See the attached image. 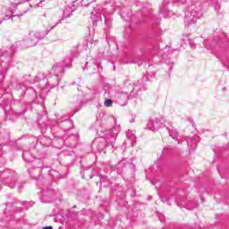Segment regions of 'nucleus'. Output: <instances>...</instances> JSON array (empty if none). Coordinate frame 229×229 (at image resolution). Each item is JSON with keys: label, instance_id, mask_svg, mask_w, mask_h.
I'll return each instance as SVG.
<instances>
[{"label": "nucleus", "instance_id": "c756f323", "mask_svg": "<svg viewBox=\"0 0 229 229\" xmlns=\"http://www.w3.org/2000/svg\"><path fill=\"white\" fill-rule=\"evenodd\" d=\"M37 6H40V4H37Z\"/></svg>", "mask_w": 229, "mask_h": 229}, {"label": "nucleus", "instance_id": "6e6552de", "mask_svg": "<svg viewBox=\"0 0 229 229\" xmlns=\"http://www.w3.org/2000/svg\"><path fill=\"white\" fill-rule=\"evenodd\" d=\"M164 126V123H162V119L154 118L148 121L146 129L150 130V131H157Z\"/></svg>", "mask_w": 229, "mask_h": 229}, {"label": "nucleus", "instance_id": "2f4dec72", "mask_svg": "<svg viewBox=\"0 0 229 229\" xmlns=\"http://www.w3.org/2000/svg\"><path fill=\"white\" fill-rule=\"evenodd\" d=\"M21 15H22V14H21V15H18V17H21Z\"/></svg>", "mask_w": 229, "mask_h": 229}, {"label": "nucleus", "instance_id": "cd10ccee", "mask_svg": "<svg viewBox=\"0 0 229 229\" xmlns=\"http://www.w3.org/2000/svg\"><path fill=\"white\" fill-rule=\"evenodd\" d=\"M55 27H56V24H55V25H54L50 30H53V28H55Z\"/></svg>", "mask_w": 229, "mask_h": 229}, {"label": "nucleus", "instance_id": "bb28decb", "mask_svg": "<svg viewBox=\"0 0 229 229\" xmlns=\"http://www.w3.org/2000/svg\"><path fill=\"white\" fill-rule=\"evenodd\" d=\"M93 44H94V46H96V44H98V40H94Z\"/></svg>", "mask_w": 229, "mask_h": 229}, {"label": "nucleus", "instance_id": "a211bd4d", "mask_svg": "<svg viewBox=\"0 0 229 229\" xmlns=\"http://www.w3.org/2000/svg\"><path fill=\"white\" fill-rule=\"evenodd\" d=\"M72 13V11L71 10V7H67L64 12V17H71V14Z\"/></svg>", "mask_w": 229, "mask_h": 229}, {"label": "nucleus", "instance_id": "7ed1b4c3", "mask_svg": "<svg viewBox=\"0 0 229 229\" xmlns=\"http://www.w3.org/2000/svg\"><path fill=\"white\" fill-rule=\"evenodd\" d=\"M47 33H49V30L31 31L24 39V45L27 47H33L36 44H38V40H42Z\"/></svg>", "mask_w": 229, "mask_h": 229}, {"label": "nucleus", "instance_id": "0eeeda50", "mask_svg": "<svg viewBox=\"0 0 229 229\" xmlns=\"http://www.w3.org/2000/svg\"><path fill=\"white\" fill-rule=\"evenodd\" d=\"M128 99H130V95H128V91H116L114 93V100L121 106H124L126 103H128Z\"/></svg>", "mask_w": 229, "mask_h": 229}, {"label": "nucleus", "instance_id": "b1692460", "mask_svg": "<svg viewBox=\"0 0 229 229\" xmlns=\"http://www.w3.org/2000/svg\"><path fill=\"white\" fill-rule=\"evenodd\" d=\"M122 165H123V162H119L117 165V167H122Z\"/></svg>", "mask_w": 229, "mask_h": 229}, {"label": "nucleus", "instance_id": "72a5a7b5", "mask_svg": "<svg viewBox=\"0 0 229 229\" xmlns=\"http://www.w3.org/2000/svg\"><path fill=\"white\" fill-rule=\"evenodd\" d=\"M98 11H100L101 9L98 8Z\"/></svg>", "mask_w": 229, "mask_h": 229}, {"label": "nucleus", "instance_id": "f3484780", "mask_svg": "<svg viewBox=\"0 0 229 229\" xmlns=\"http://www.w3.org/2000/svg\"><path fill=\"white\" fill-rule=\"evenodd\" d=\"M187 0H174V4L176 6H182V4H185Z\"/></svg>", "mask_w": 229, "mask_h": 229}, {"label": "nucleus", "instance_id": "aec40b11", "mask_svg": "<svg viewBox=\"0 0 229 229\" xmlns=\"http://www.w3.org/2000/svg\"><path fill=\"white\" fill-rule=\"evenodd\" d=\"M28 155H30V152L29 151H23V153H22V158H23V160L25 161V162H28V163H30V162H31V160H30V159H28Z\"/></svg>", "mask_w": 229, "mask_h": 229}, {"label": "nucleus", "instance_id": "7c9ffc66", "mask_svg": "<svg viewBox=\"0 0 229 229\" xmlns=\"http://www.w3.org/2000/svg\"><path fill=\"white\" fill-rule=\"evenodd\" d=\"M100 180H101V182H103V178L102 177H100Z\"/></svg>", "mask_w": 229, "mask_h": 229}, {"label": "nucleus", "instance_id": "f704fd0d", "mask_svg": "<svg viewBox=\"0 0 229 229\" xmlns=\"http://www.w3.org/2000/svg\"><path fill=\"white\" fill-rule=\"evenodd\" d=\"M32 178H37V177H35V176H32Z\"/></svg>", "mask_w": 229, "mask_h": 229}, {"label": "nucleus", "instance_id": "5701e85b", "mask_svg": "<svg viewBox=\"0 0 229 229\" xmlns=\"http://www.w3.org/2000/svg\"><path fill=\"white\" fill-rule=\"evenodd\" d=\"M43 229H53V226H46V227H43Z\"/></svg>", "mask_w": 229, "mask_h": 229}, {"label": "nucleus", "instance_id": "2eb2a0df", "mask_svg": "<svg viewBox=\"0 0 229 229\" xmlns=\"http://www.w3.org/2000/svg\"><path fill=\"white\" fill-rule=\"evenodd\" d=\"M127 138H129L130 140H135V139H137L135 136V131L129 130L127 131Z\"/></svg>", "mask_w": 229, "mask_h": 229}, {"label": "nucleus", "instance_id": "39448f33", "mask_svg": "<svg viewBox=\"0 0 229 229\" xmlns=\"http://www.w3.org/2000/svg\"><path fill=\"white\" fill-rule=\"evenodd\" d=\"M13 55H15V46L6 47L1 49V65L5 70L10 67V60H12Z\"/></svg>", "mask_w": 229, "mask_h": 229}, {"label": "nucleus", "instance_id": "f03ea898", "mask_svg": "<svg viewBox=\"0 0 229 229\" xmlns=\"http://www.w3.org/2000/svg\"><path fill=\"white\" fill-rule=\"evenodd\" d=\"M184 13V24L186 27L191 26V24H196V22H198V19H201V17H203V11L198 4L189 5Z\"/></svg>", "mask_w": 229, "mask_h": 229}, {"label": "nucleus", "instance_id": "4468645a", "mask_svg": "<svg viewBox=\"0 0 229 229\" xmlns=\"http://www.w3.org/2000/svg\"><path fill=\"white\" fill-rule=\"evenodd\" d=\"M155 78V72H150L147 75H144L142 78V81H151Z\"/></svg>", "mask_w": 229, "mask_h": 229}, {"label": "nucleus", "instance_id": "f257e3e1", "mask_svg": "<svg viewBox=\"0 0 229 229\" xmlns=\"http://www.w3.org/2000/svg\"><path fill=\"white\" fill-rule=\"evenodd\" d=\"M114 121V126L113 129H105L102 130L100 132H98V135L100 139H97L94 142V144H99L98 145V151L99 153L105 151V148H108L111 146L114 148V145L115 144V139H117V135H119V131H121V125L117 124V118L113 117Z\"/></svg>", "mask_w": 229, "mask_h": 229}, {"label": "nucleus", "instance_id": "393cba45", "mask_svg": "<svg viewBox=\"0 0 229 229\" xmlns=\"http://www.w3.org/2000/svg\"><path fill=\"white\" fill-rule=\"evenodd\" d=\"M1 149H3V147L0 145V157L1 155H3V153L1 152Z\"/></svg>", "mask_w": 229, "mask_h": 229}, {"label": "nucleus", "instance_id": "6ab92c4d", "mask_svg": "<svg viewBox=\"0 0 229 229\" xmlns=\"http://www.w3.org/2000/svg\"><path fill=\"white\" fill-rule=\"evenodd\" d=\"M104 105L106 107H110V106H112V105H114V101L110 98H107L104 101Z\"/></svg>", "mask_w": 229, "mask_h": 229}, {"label": "nucleus", "instance_id": "20e7f679", "mask_svg": "<svg viewBox=\"0 0 229 229\" xmlns=\"http://www.w3.org/2000/svg\"><path fill=\"white\" fill-rule=\"evenodd\" d=\"M72 56H74V55L71 54L70 55H67L62 62L54 64L52 71L56 78L64 74L65 68L72 66Z\"/></svg>", "mask_w": 229, "mask_h": 229}, {"label": "nucleus", "instance_id": "dca6fc26", "mask_svg": "<svg viewBox=\"0 0 229 229\" xmlns=\"http://www.w3.org/2000/svg\"><path fill=\"white\" fill-rule=\"evenodd\" d=\"M120 13L121 17L123 18L124 21H128V17H130V12L126 13L125 9H122Z\"/></svg>", "mask_w": 229, "mask_h": 229}, {"label": "nucleus", "instance_id": "4be33fe9", "mask_svg": "<svg viewBox=\"0 0 229 229\" xmlns=\"http://www.w3.org/2000/svg\"><path fill=\"white\" fill-rule=\"evenodd\" d=\"M9 187H10L11 189H13V188L15 187V183H11V184H9Z\"/></svg>", "mask_w": 229, "mask_h": 229}, {"label": "nucleus", "instance_id": "473e14b6", "mask_svg": "<svg viewBox=\"0 0 229 229\" xmlns=\"http://www.w3.org/2000/svg\"><path fill=\"white\" fill-rule=\"evenodd\" d=\"M137 95H133V98H136Z\"/></svg>", "mask_w": 229, "mask_h": 229}, {"label": "nucleus", "instance_id": "9d476101", "mask_svg": "<svg viewBox=\"0 0 229 229\" xmlns=\"http://www.w3.org/2000/svg\"><path fill=\"white\" fill-rule=\"evenodd\" d=\"M168 4L169 2H166V4H163L160 9V13H162L164 17H173V15H174V13L172 10H169Z\"/></svg>", "mask_w": 229, "mask_h": 229}, {"label": "nucleus", "instance_id": "a878e982", "mask_svg": "<svg viewBox=\"0 0 229 229\" xmlns=\"http://www.w3.org/2000/svg\"><path fill=\"white\" fill-rule=\"evenodd\" d=\"M117 173H118V174H123V171L117 170Z\"/></svg>", "mask_w": 229, "mask_h": 229}, {"label": "nucleus", "instance_id": "423d86ee", "mask_svg": "<svg viewBox=\"0 0 229 229\" xmlns=\"http://www.w3.org/2000/svg\"><path fill=\"white\" fill-rule=\"evenodd\" d=\"M101 13L105 19L106 26H107V28H110V26H112V21H108V15H106L105 12H101V11L98 12V10L95 9L91 13V19L93 22H98L99 21H101Z\"/></svg>", "mask_w": 229, "mask_h": 229}, {"label": "nucleus", "instance_id": "ddd939ff", "mask_svg": "<svg viewBox=\"0 0 229 229\" xmlns=\"http://www.w3.org/2000/svg\"><path fill=\"white\" fill-rule=\"evenodd\" d=\"M135 87H137V86H135V84L131 85V81H126L124 82V88L128 89L127 92H131V96H132V94H134Z\"/></svg>", "mask_w": 229, "mask_h": 229}, {"label": "nucleus", "instance_id": "1a4fd4ad", "mask_svg": "<svg viewBox=\"0 0 229 229\" xmlns=\"http://www.w3.org/2000/svg\"><path fill=\"white\" fill-rule=\"evenodd\" d=\"M143 17H145L147 19V21H148V22H150V24H159L160 23V18L155 16L153 14V13H151V9H148V13L143 14Z\"/></svg>", "mask_w": 229, "mask_h": 229}, {"label": "nucleus", "instance_id": "f8f14e48", "mask_svg": "<svg viewBox=\"0 0 229 229\" xmlns=\"http://www.w3.org/2000/svg\"><path fill=\"white\" fill-rule=\"evenodd\" d=\"M166 130L169 132L170 137H172V139H178V131H176V129H174V127H173V125L167 126L165 125Z\"/></svg>", "mask_w": 229, "mask_h": 229}, {"label": "nucleus", "instance_id": "412c9836", "mask_svg": "<svg viewBox=\"0 0 229 229\" xmlns=\"http://www.w3.org/2000/svg\"><path fill=\"white\" fill-rule=\"evenodd\" d=\"M5 174H6V172L2 173L0 175V180L3 178V176H5Z\"/></svg>", "mask_w": 229, "mask_h": 229}, {"label": "nucleus", "instance_id": "9b49d317", "mask_svg": "<svg viewBox=\"0 0 229 229\" xmlns=\"http://www.w3.org/2000/svg\"><path fill=\"white\" fill-rule=\"evenodd\" d=\"M12 8H17V5H12L11 3V7L6 8V7H3V12H4V15L5 17L4 18V21H8V19H13V17H15V15H13V11L12 10Z\"/></svg>", "mask_w": 229, "mask_h": 229}, {"label": "nucleus", "instance_id": "c85d7f7f", "mask_svg": "<svg viewBox=\"0 0 229 229\" xmlns=\"http://www.w3.org/2000/svg\"><path fill=\"white\" fill-rule=\"evenodd\" d=\"M114 71H115V65L113 66Z\"/></svg>", "mask_w": 229, "mask_h": 229}]
</instances>
